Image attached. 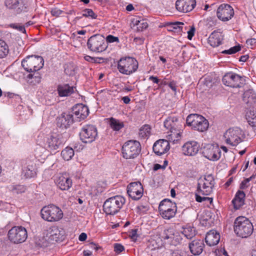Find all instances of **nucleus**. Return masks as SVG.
Segmentation results:
<instances>
[{
	"label": "nucleus",
	"instance_id": "f257e3e1",
	"mask_svg": "<svg viewBox=\"0 0 256 256\" xmlns=\"http://www.w3.org/2000/svg\"><path fill=\"white\" fill-rule=\"evenodd\" d=\"M244 100L249 108L246 110V118L252 126H256V96L250 90L244 94Z\"/></svg>",
	"mask_w": 256,
	"mask_h": 256
},
{
	"label": "nucleus",
	"instance_id": "f03ea898",
	"mask_svg": "<svg viewBox=\"0 0 256 256\" xmlns=\"http://www.w3.org/2000/svg\"><path fill=\"white\" fill-rule=\"evenodd\" d=\"M234 229L235 234L238 236L246 238L252 234L254 227L252 223L248 218L242 216L236 218Z\"/></svg>",
	"mask_w": 256,
	"mask_h": 256
},
{
	"label": "nucleus",
	"instance_id": "7ed1b4c3",
	"mask_svg": "<svg viewBox=\"0 0 256 256\" xmlns=\"http://www.w3.org/2000/svg\"><path fill=\"white\" fill-rule=\"evenodd\" d=\"M126 202L124 197L116 196L107 199L103 204V210L107 215H114L122 208Z\"/></svg>",
	"mask_w": 256,
	"mask_h": 256
},
{
	"label": "nucleus",
	"instance_id": "20e7f679",
	"mask_svg": "<svg viewBox=\"0 0 256 256\" xmlns=\"http://www.w3.org/2000/svg\"><path fill=\"white\" fill-rule=\"evenodd\" d=\"M44 60L41 56L32 55L27 56L22 62L24 70L30 72H36L42 68Z\"/></svg>",
	"mask_w": 256,
	"mask_h": 256
},
{
	"label": "nucleus",
	"instance_id": "39448f33",
	"mask_svg": "<svg viewBox=\"0 0 256 256\" xmlns=\"http://www.w3.org/2000/svg\"><path fill=\"white\" fill-rule=\"evenodd\" d=\"M186 124L194 130L203 132L207 130L209 124L208 120L201 115L196 114H189L186 120Z\"/></svg>",
	"mask_w": 256,
	"mask_h": 256
},
{
	"label": "nucleus",
	"instance_id": "423d86ee",
	"mask_svg": "<svg viewBox=\"0 0 256 256\" xmlns=\"http://www.w3.org/2000/svg\"><path fill=\"white\" fill-rule=\"evenodd\" d=\"M42 218L48 222H57L63 217V212L58 206L50 204L44 206L40 211Z\"/></svg>",
	"mask_w": 256,
	"mask_h": 256
},
{
	"label": "nucleus",
	"instance_id": "0eeeda50",
	"mask_svg": "<svg viewBox=\"0 0 256 256\" xmlns=\"http://www.w3.org/2000/svg\"><path fill=\"white\" fill-rule=\"evenodd\" d=\"M141 151V145L136 140H130L125 142L122 147V156L126 159H134Z\"/></svg>",
	"mask_w": 256,
	"mask_h": 256
},
{
	"label": "nucleus",
	"instance_id": "6e6552de",
	"mask_svg": "<svg viewBox=\"0 0 256 256\" xmlns=\"http://www.w3.org/2000/svg\"><path fill=\"white\" fill-rule=\"evenodd\" d=\"M138 68V62L134 58H122L118 62V68L124 74L130 75L135 72Z\"/></svg>",
	"mask_w": 256,
	"mask_h": 256
},
{
	"label": "nucleus",
	"instance_id": "1a4fd4ad",
	"mask_svg": "<svg viewBox=\"0 0 256 256\" xmlns=\"http://www.w3.org/2000/svg\"><path fill=\"white\" fill-rule=\"evenodd\" d=\"M214 184V176L212 174L205 175L198 182L196 192L202 196H209L212 193Z\"/></svg>",
	"mask_w": 256,
	"mask_h": 256
},
{
	"label": "nucleus",
	"instance_id": "9d476101",
	"mask_svg": "<svg viewBox=\"0 0 256 256\" xmlns=\"http://www.w3.org/2000/svg\"><path fill=\"white\" fill-rule=\"evenodd\" d=\"M87 46L90 51L95 52H102L108 47L104 36L101 34H95L90 36L88 40Z\"/></svg>",
	"mask_w": 256,
	"mask_h": 256
},
{
	"label": "nucleus",
	"instance_id": "9b49d317",
	"mask_svg": "<svg viewBox=\"0 0 256 256\" xmlns=\"http://www.w3.org/2000/svg\"><path fill=\"white\" fill-rule=\"evenodd\" d=\"M4 6L15 15L27 12L28 10V4L24 0H5Z\"/></svg>",
	"mask_w": 256,
	"mask_h": 256
},
{
	"label": "nucleus",
	"instance_id": "f8f14e48",
	"mask_svg": "<svg viewBox=\"0 0 256 256\" xmlns=\"http://www.w3.org/2000/svg\"><path fill=\"white\" fill-rule=\"evenodd\" d=\"M60 232L58 227L56 226H51L45 230L42 238V246H48L49 244L57 242L62 238L63 234Z\"/></svg>",
	"mask_w": 256,
	"mask_h": 256
},
{
	"label": "nucleus",
	"instance_id": "ddd939ff",
	"mask_svg": "<svg viewBox=\"0 0 256 256\" xmlns=\"http://www.w3.org/2000/svg\"><path fill=\"white\" fill-rule=\"evenodd\" d=\"M9 240L14 244L24 242L28 238V232L26 229L22 226L12 227L8 232Z\"/></svg>",
	"mask_w": 256,
	"mask_h": 256
},
{
	"label": "nucleus",
	"instance_id": "4468645a",
	"mask_svg": "<svg viewBox=\"0 0 256 256\" xmlns=\"http://www.w3.org/2000/svg\"><path fill=\"white\" fill-rule=\"evenodd\" d=\"M242 130L238 128H230L224 134V137L226 144L236 146L242 141Z\"/></svg>",
	"mask_w": 256,
	"mask_h": 256
},
{
	"label": "nucleus",
	"instance_id": "2eb2a0df",
	"mask_svg": "<svg viewBox=\"0 0 256 256\" xmlns=\"http://www.w3.org/2000/svg\"><path fill=\"white\" fill-rule=\"evenodd\" d=\"M97 136V128L96 126L92 124L84 126L80 132V138L84 143L92 142L96 140Z\"/></svg>",
	"mask_w": 256,
	"mask_h": 256
},
{
	"label": "nucleus",
	"instance_id": "dca6fc26",
	"mask_svg": "<svg viewBox=\"0 0 256 256\" xmlns=\"http://www.w3.org/2000/svg\"><path fill=\"white\" fill-rule=\"evenodd\" d=\"M223 84L232 88H240L243 84V78L239 75L229 72L226 74L222 78Z\"/></svg>",
	"mask_w": 256,
	"mask_h": 256
},
{
	"label": "nucleus",
	"instance_id": "f3484780",
	"mask_svg": "<svg viewBox=\"0 0 256 256\" xmlns=\"http://www.w3.org/2000/svg\"><path fill=\"white\" fill-rule=\"evenodd\" d=\"M65 142V139L60 134H54L47 138L44 144L45 148L49 150H55Z\"/></svg>",
	"mask_w": 256,
	"mask_h": 256
},
{
	"label": "nucleus",
	"instance_id": "a211bd4d",
	"mask_svg": "<svg viewBox=\"0 0 256 256\" xmlns=\"http://www.w3.org/2000/svg\"><path fill=\"white\" fill-rule=\"evenodd\" d=\"M216 14L220 20L226 22L233 17L234 10L230 5L224 4L220 5L217 9Z\"/></svg>",
	"mask_w": 256,
	"mask_h": 256
},
{
	"label": "nucleus",
	"instance_id": "6ab92c4d",
	"mask_svg": "<svg viewBox=\"0 0 256 256\" xmlns=\"http://www.w3.org/2000/svg\"><path fill=\"white\" fill-rule=\"evenodd\" d=\"M178 119L176 118H168L164 122V126L168 130H170L171 134L170 136L172 137L173 142L178 140L180 137V132L178 130L176 126V122Z\"/></svg>",
	"mask_w": 256,
	"mask_h": 256
},
{
	"label": "nucleus",
	"instance_id": "aec40b11",
	"mask_svg": "<svg viewBox=\"0 0 256 256\" xmlns=\"http://www.w3.org/2000/svg\"><path fill=\"white\" fill-rule=\"evenodd\" d=\"M127 192L132 200H138L143 195L142 186L139 182H132L127 187Z\"/></svg>",
	"mask_w": 256,
	"mask_h": 256
},
{
	"label": "nucleus",
	"instance_id": "412c9836",
	"mask_svg": "<svg viewBox=\"0 0 256 256\" xmlns=\"http://www.w3.org/2000/svg\"><path fill=\"white\" fill-rule=\"evenodd\" d=\"M203 154L205 158L210 160H217L220 157V150L218 146L208 144L203 150Z\"/></svg>",
	"mask_w": 256,
	"mask_h": 256
},
{
	"label": "nucleus",
	"instance_id": "4be33fe9",
	"mask_svg": "<svg viewBox=\"0 0 256 256\" xmlns=\"http://www.w3.org/2000/svg\"><path fill=\"white\" fill-rule=\"evenodd\" d=\"M89 110L88 108L82 104H78L72 108L71 114L75 116V120L80 121L88 116Z\"/></svg>",
	"mask_w": 256,
	"mask_h": 256
},
{
	"label": "nucleus",
	"instance_id": "5701e85b",
	"mask_svg": "<svg viewBox=\"0 0 256 256\" xmlns=\"http://www.w3.org/2000/svg\"><path fill=\"white\" fill-rule=\"evenodd\" d=\"M196 5V0H177L176 2V10L182 12H188L192 11Z\"/></svg>",
	"mask_w": 256,
	"mask_h": 256
},
{
	"label": "nucleus",
	"instance_id": "b1692460",
	"mask_svg": "<svg viewBox=\"0 0 256 256\" xmlns=\"http://www.w3.org/2000/svg\"><path fill=\"white\" fill-rule=\"evenodd\" d=\"M200 146L196 141L187 142L182 146V153L186 156H195L198 152Z\"/></svg>",
	"mask_w": 256,
	"mask_h": 256
},
{
	"label": "nucleus",
	"instance_id": "393cba45",
	"mask_svg": "<svg viewBox=\"0 0 256 256\" xmlns=\"http://www.w3.org/2000/svg\"><path fill=\"white\" fill-rule=\"evenodd\" d=\"M152 149L156 154L161 156L170 150L169 142L166 140H159L154 144Z\"/></svg>",
	"mask_w": 256,
	"mask_h": 256
},
{
	"label": "nucleus",
	"instance_id": "a878e982",
	"mask_svg": "<svg viewBox=\"0 0 256 256\" xmlns=\"http://www.w3.org/2000/svg\"><path fill=\"white\" fill-rule=\"evenodd\" d=\"M74 121V116L71 113H64L57 118V126L60 128H67Z\"/></svg>",
	"mask_w": 256,
	"mask_h": 256
},
{
	"label": "nucleus",
	"instance_id": "bb28decb",
	"mask_svg": "<svg viewBox=\"0 0 256 256\" xmlns=\"http://www.w3.org/2000/svg\"><path fill=\"white\" fill-rule=\"evenodd\" d=\"M55 182L62 190H68L72 186V181L67 176L60 175L56 178Z\"/></svg>",
	"mask_w": 256,
	"mask_h": 256
},
{
	"label": "nucleus",
	"instance_id": "cd10ccee",
	"mask_svg": "<svg viewBox=\"0 0 256 256\" xmlns=\"http://www.w3.org/2000/svg\"><path fill=\"white\" fill-rule=\"evenodd\" d=\"M220 240V235L215 230H211L208 232L206 236L205 240L206 244L210 246L217 244Z\"/></svg>",
	"mask_w": 256,
	"mask_h": 256
},
{
	"label": "nucleus",
	"instance_id": "c85d7f7f",
	"mask_svg": "<svg viewBox=\"0 0 256 256\" xmlns=\"http://www.w3.org/2000/svg\"><path fill=\"white\" fill-rule=\"evenodd\" d=\"M204 244L202 240H194L189 244L190 250L194 255H199L203 251Z\"/></svg>",
	"mask_w": 256,
	"mask_h": 256
},
{
	"label": "nucleus",
	"instance_id": "c756f323",
	"mask_svg": "<svg viewBox=\"0 0 256 256\" xmlns=\"http://www.w3.org/2000/svg\"><path fill=\"white\" fill-rule=\"evenodd\" d=\"M75 88L68 84H60L58 86V92L60 96H68L74 92Z\"/></svg>",
	"mask_w": 256,
	"mask_h": 256
},
{
	"label": "nucleus",
	"instance_id": "7c9ffc66",
	"mask_svg": "<svg viewBox=\"0 0 256 256\" xmlns=\"http://www.w3.org/2000/svg\"><path fill=\"white\" fill-rule=\"evenodd\" d=\"M245 194L244 192L238 190L232 200L235 209H239L244 204V201Z\"/></svg>",
	"mask_w": 256,
	"mask_h": 256
},
{
	"label": "nucleus",
	"instance_id": "2f4dec72",
	"mask_svg": "<svg viewBox=\"0 0 256 256\" xmlns=\"http://www.w3.org/2000/svg\"><path fill=\"white\" fill-rule=\"evenodd\" d=\"M184 24L183 22H167L164 24V26L167 28L168 31L180 32L182 31V26Z\"/></svg>",
	"mask_w": 256,
	"mask_h": 256
},
{
	"label": "nucleus",
	"instance_id": "473e14b6",
	"mask_svg": "<svg viewBox=\"0 0 256 256\" xmlns=\"http://www.w3.org/2000/svg\"><path fill=\"white\" fill-rule=\"evenodd\" d=\"M208 42L212 47L218 46L222 44L220 34L215 32H212L208 38Z\"/></svg>",
	"mask_w": 256,
	"mask_h": 256
},
{
	"label": "nucleus",
	"instance_id": "72a5a7b5",
	"mask_svg": "<svg viewBox=\"0 0 256 256\" xmlns=\"http://www.w3.org/2000/svg\"><path fill=\"white\" fill-rule=\"evenodd\" d=\"M163 208L164 210L176 209L177 207L175 202H172L170 200L164 199L160 202L158 206V210H162Z\"/></svg>",
	"mask_w": 256,
	"mask_h": 256
},
{
	"label": "nucleus",
	"instance_id": "f704fd0d",
	"mask_svg": "<svg viewBox=\"0 0 256 256\" xmlns=\"http://www.w3.org/2000/svg\"><path fill=\"white\" fill-rule=\"evenodd\" d=\"M176 211L177 208H174L171 210H164L163 208L162 210H159L160 214L162 218L166 220H170V218L174 217L176 215Z\"/></svg>",
	"mask_w": 256,
	"mask_h": 256
},
{
	"label": "nucleus",
	"instance_id": "c9c22d12",
	"mask_svg": "<svg viewBox=\"0 0 256 256\" xmlns=\"http://www.w3.org/2000/svg\"><path fill=\"white\" fill-rule=\"evenodd\" d=\"M163 238L168 240V242L175 244L174 240L176 241L178 239V236H175L174 232L172 230H164Z\"/></svg>",
	"mask_w": 256,
	"mask_h": 256
},
{
	"label": "nucleus",
	"instance_id": "e433bc0d",
	"mask_svg": "<svg viewBox=\"0 0 256 256\" xmlns=\"http://www.w3.org/2000/svg\"><path fill=\"white\" fill-rule=\"evenodd\" d=\"M110 128L116 131L120 130L124 126L123 122L113 118H110Z\"/></svg>",
	"mask_w": 256,
	"mask_h": 256
},
{
	"label": "nucleus",
	"instance_id": "4c0bfd02",
	"mask_svg": "<svg viewBox=\"0 0 256 256\" xmlns=\"http://www.w3.org/2000/svg\"><path fill=\"white\" fill-rule=\"evenodd\" d=\"M74 150L70 147H66L61 152L62 158L66 160H70L74 156Z\"/></svg>",
	"mask_w": 256,
	"mask_h": 256
},
{
	"label": "nucleus",
	"instance_id": "58836bf2",
	"mask_svg": "<svg viewBox=\"0 0 256 256\" xmlns=\"http://www.w3.org/2000/svg\"><path fill=\"white\" fill-rule=\"evenodd\" d=\"M150 134V128L148 125L143 126L139 131L140 136L144 139L147 138Z\"/></svg>",
	"mask_w": 256,
	"mask_h": 256
},
{
	"label": "nucleus",
	"instance_id": "ea45409f",
	"mask_svg": "<svg viewBox=\"0 0 256 256\" xmlns=\"http://www.w3.org/2000/svg\"><path fill=\"white\" fill-rule=\"evenodd\" d=\"M182 234L188 239H191L196 235L195 228L194 227L187 226L184 228Z\"/></svg>",
	"mask_w": 256,
	"mask_h": 256
},
{
	"label": "nucleus",
	"instance_id": "a19ab883",
	"mask_svg": "<svg viewBox=\"0 0 256 256\" xmlns=\"http://www.w3.org/2000/svg\"><path fill=\"white\" fill-rule=\"evenodd\" d=\"M27 78L28 80H32L30 82L33 83L34 84H39L41 80V76L40 73L38 72L30 73L28 75Z\"/></svg>",
	"mask_w": 256,
	"mask_h": 256
},
{
	"label": "nucleus",
	"instance_id": "79ce46f5",
	"mask_svg": "<svg viewBox=\"0 0 256 256\" xmlns=\"http://www.w3.org/2000/svg\"><path fill=\"white\" fill-rule=\"evenodd\" d=\"M8 48L6 42L0 39V58L5 57L8 53Z\"/></svg>",
	"mask_w": 256,
	"mask_h": 256
},
{
	"label": "nucleus",
	"instance_id": "37998d69",
	"mask_svg": "<svg viewBox=\"0 0 256 256\" xmlns=\"http://www.w3.org/2000/svg\"><path fill=\"white\" fill-rule=\"evenodd\" d=\"M135 25L138 31H143L148 27V24L146 20H136Z\"/></svg>",
	"mask_w": 256,
	"mask_h": 256
},
{
	"label": "nucleus",
	"instance_id": "c03bdc74",
	"mask_svg": "<svg viewBox=\"0 0 256 256\" xmlns=\"http://www.w3.org/2000/svg\"><path fill=\"white\" fill-rule=\"evenodd\" d=\"M202 196V194H200L198 192H196L195 194L196 200L198 202H206L210 204L212 202L213 198H212L205 196Z\"/></svg>",
	"mask_w": 256,
	"mask_h": 256
},
{
	"label": "nucleus",
	"instance_id": "a18cd8bd",
	"mask_svg": "<svg viewBox=\"0 0 256 256\" xmlns=\"http://www.w3.org/2000/svg\"><path fill=\"white\" fill-rule=\"evenodd\" d=\"M10 190L14 194H18L25 192L26 188L22 185H12L10 186Z\"/></svg>",
	"mask_w": 256,
	"mask_h": 256
},
{
	"label": "nucleus",
	"instance_id": "49530a36",
	"mask_svg": "<svg viewBox=\"0 0 256 256\" xmlns=\"http://www.w3.org/2000/svg\"><path fill=\"white\" fill-rule=\"evenodd\" d=\"M25 170V176L26 178H32L36 174L34 168L32 166H28Z\"/></svg>",
	"mask_w": 256,
	"mask_h": 256
},
{
	"label": "nucleus",
	"instance_id": "de8ad7c7",
	"mask_svg": "<svg viewBox=\"0 0 256 256\" xmlns=\"http://www.w3.org/2000/svg\"><path fill=\"white\" fill-rule=\"evenodd\" d=\"M82 16L84 17H90L92 19H96L97 17V15L90 8H86L82 12Z\"/></svg>",
	"mask_w": 256,
	"mask_h": 256
},
{
	"label": "nucleus",
	"instance_id": "09e8293b",
	"mask_svg": "<svg viewBox=\"0 0 256 256\" xmlns=\"http://www.w3.org/2000/svg\"><path fill=\"white\" fill-rule=\"evenodd\" d=\"M240 46L238 44L230 48L228 50H224L222 52V54H235L240 50Z\"/></svg>",
	"mask_w": 256,
	"mask_h": 256
},
{
	"label": "nucleus",
	"instance_id": "8fccbe9b",
	"mask_svg": "<svg viewBox=\"0 0 256 256\" xmlns=\"http://www.w3.org/2000/svg\"><path fill=\"white\" fill-rule=\"evenodd\" d=\"M10 28L17 30L22 33L25 34L26 32L24 26L18 24H10Z\"/></svg>",
	"mask_w": 256,
	"mask_h": 256
},
{
	"label": "nucleus",
	"instance_id": "3c124183",
	"mask_svg": "<svg viewBox=\"0 0 256 256\" xmlns=\"http://www.w3.org/2000/svg\"><path fill=\"white\" fill-rule=\"evenodd\" d=\"M124 250V246L120 244H114V250L117 254H120Z\"/></svg>",
	"mask_w": 256,
	"mask_h": 256
},
{
	"label": "nucleus",
	"instance_id": "603ef678",
	"mask_svg": "<svg viewBox=\"0 0 256 256\" xmlns=\"http://www.w3.org/2000/svg\"><path fill=\"white\" fill-rule=\"evenodd\" d=\"M246 44L248 48L252 49L256 44V38H252L246 40Z\"/></svg>",
	"mask_w": 256,
	"mask_h": 256
},
{
	"label": "nucleus",
	"instance_id": "864d4df0",
	"mask_svg": "<svg viewBox=\"0 0 256 256\" xmlns=\"http://www.w3.org/2000/svg\"><path fill=\"white\" fill-rule=\"evenodd\" d=\"M64 12L58 8H53L51 10V14L52 16L58 17L62 14Z\"/></svg>",
	"mask_w": 256,
	"mask_h": 256
},
{
	"label": "nucleus",
	"instance_id": "5fc2aeb1",
	"mask_svg": "<svg viewBox=\"0 0 256 256\" xmlns=\"http://www.w3.org/2000/svg\"><path fill=\"white\" fill-rule=\"evenodd\" d=\"M252 176H250V178H246V180H243L241 184H240V188L241 189H244L248 187V185L247 184L250 182V181L252 180Z\"/></svg>",
	"mask_w": 256,
	"mask_h": 256
},
{
	"label": "nucleus",
	"instance_id": "6e6d98bb",
	"mask_svg": "<svg viewBox=\"0 0 256 256\" xmlns=\"http://www.w3.org/2000/svg\"><path fill=\"white\" fill-rule=\"evenodd\" d=\"M106 41L108 42H118L119 40L118 37L108 35L106 37Z\"/></svg>",
	"mask_w": 256,
	"mask_h": 256
},
{
	"label": "nucleus",
	"instance_id": "4d7b16f0",
	"mask_svg": "<svg viewBox=\"0 0 256 256\" xmlns=\"http://www.w3.org/2000/svg\"><path fill=\"white\" fill-rule=\"evenodd\" d=\"M195 32V28L192 26L190 30L188 32V38L189 40H191L194 36Z\"/></svg>",
	"mask_w": 256,
	"mask_h": 256
},
{
	"label": "nucleus",
	"instance_id": "13d9d810",
	"mask_svg": "<svg viewBox=\"0 0 256 256\" xmlns=\"http://www.w3.org/2000/svg\"><path fill=\"white\" fill-rule=\"evenodd\" d=\"M168 86L174 92H176V83L174 80L171 81L168 84Z\"/></svg>",
	"mask_w": 256,
	"mask_h": 256
},
{
	"label": "nucleus",
	"instance_id": "bf43d9fd",
	"mask_svg": "<svg viewBox=\"0 0 256 256\" xmlns=\"http://www.w3.org/2000/svg\"><path fill=\"white\" fill-rule=\"evenodd\" d=\"M137 229H134L132 230V231L130 232V236L132 239V240H136L138 237L137 234Z\"/></svg>",
	"mask_w": 256,
	"mask_h": 256
},
{
	"label": "nucleus",
	"instance_id": "052dcab7",
	"mask_svg": "<svg viewBox=\"0 0 256 256\" xmlns=\"http://www.w3.org/2000/svg\"><path fill=\"white\" fill-rule=\"evenodd\" d=\"M172 256H193L190 255L186 252H182L180 253L174 252L172 254Z\"/></svg>",
	"mask_w": 256,
	"mask_h": 256
},
{
	"label": "nucleus",
	"instance_id": "680f3d73",
	"mask_svg": "<svg viewBox=\"0 0 256 256\" xmlns=\"http://www.w3.org/2000/svg\"><path fill=\"white\" fill-rule=\"evenodd\" d=\"M87 238V235L86 233L82 232V233L78 238V239L80 241L83 242Z\"/></svg>",
	"mask_w": 256,
	"mask_h": 256
},
{
	"label": "nucleus",
	"instance_id": "e2e57ef3",
	"mask_svg": "<svg viewBox=\"0 0 256 256\" xmlns=\"http://www.w3.org/2000/svg\"><path fill=\"white\" fill-rule=\"evenodd\" d=\"M165 168L164 166H162L160 164H156L154 165V171L158 170H160V168L164 169Z\"/></svg>",
	"mask_w": 256,
	"mask_h": 256
},
{
	"label": "nucleus",
	"instance_id": "0e129e2a",
	"mask_svg": "<svg viewBox=\"0 0 256 256\" xmlns=\"http://www.w3.org/2000/svg\"><path fill=\"white\" fill-rule=\"evenodd\" d=\"M148 80L152 81L155 84H158L160 82V80L158 78L154 76H150L148 78Z\"/></svg>",
	"mask_w": 256,
	"mask_h": 256
},
{
	"label": "nucleus",
	"instance_id": "69168bd1",
	"mask_svg": "<svg viewBox=\"0 0 256 256\" xmlns=\"http://www.w3.org/2000/svg\"><path fill=\"white\" fill-rule=\"evenodd\" d=\"M122 100H123V102L126 104H129L130 101V99L128 96H124L122 98Z\"/></svg>",
	"mask_w": 256,
	"mask_h": 256
},
{
	"label": "nucleus",
	"instance_id": "338daca9",
	"mask_svg": "<svg viewBox=\"0 0 256 256\" xmlns=\"http://www.w3.org/2000/svg\"><path fill=\"white\" fill-rule=\"evenodd\" d=\"M248 58V55L242 56L240 57L239 60L242 62H246Z\"/></svg>",
	"mask_w": 256,
	"mask_h": 256
},
{
	"label": "nucleus",
	"instance_id": "774afa93",
	"mask_svg": "<svg viewBox=\"0 0 256 256\" xmlns=\"http://www.w3.org/2000/svg\"><path fill=\"white\" fill-rule=\"evenodd\" d=\"M83 253L84 256H90L92 254V252L89 250H84Z\"/></svg>",
	"mask_w": 256,
	"mask_h": 256
}]
</instances>
